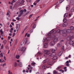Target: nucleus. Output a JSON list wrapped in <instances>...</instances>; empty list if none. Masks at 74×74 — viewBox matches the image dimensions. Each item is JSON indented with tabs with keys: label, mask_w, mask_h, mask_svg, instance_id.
I'll list each match as a JSON object with an SVG mask.
<instances>
[{
	"label": "nucleus",
	"mask_w": 74,
	"mask_h": 74,
	"mask_svg": "<svg viewBox=\"0 0 74 74\" xmlns=\"http://www.w3.org/2000/svg\"><path fill=\"white\" fill-rule=\"evenodd\" d=\"M56 51L55 49H53L51 50V51L53 53L51 54L50 53V51H49L45 50L44 53L47 55H48V57H52V56H55L56 55V53L55 52Z\"/></svg>",
	"instance_id": "f257e3e1"
},
{
	"label": "nucleus",
	"mask_w": 74,
	"mask_h": 74,
	"mask_svg": "<svg viewBox=\"0 0 74 74\" xmlns=\"http://www.w3.org/2000/svg\"><path fill=\"white\" fill-rule=\"evenodd\" d=\"M73 38H74L73 36H69L67 37L66 40L67 41H69V40H71V39H72Z\"/></svg>",
	"instance_id": "f03ea898"
},
{
	"label": "nucleus",
	"mask_w": 74,
	"mask_h": 74,
	"mask_svg": "<svg viewBox=\"0 0 74 74\" xmlns=\"http://www.w3.org/2000/svg\"><path fill=\"white\" fill-rule=\"evenodd\" d=\"M55 44V42L53 41H52L50 42L49 45L51 47H52V46L54 45Z\"/></svg>",
	"instance_id": "7ed1b4c3"
},
{
	"label": "nucleus",
	"mask_w": 74,
	"mask_h": 74,
	"mask_svg": "<svg viewBox=\"0 0 74 74\" xmlns=\"http://www.w3.org/2000/svg\"><path fill=\"white\" fill-rule=\"evenodd\" d=\"M20 49L22 51H25L26 49V48L25 47H20Z\"/></svg>",
	"instance_id": "20e7f679"
},
{
	"label": "nucleus",
	"mask_w": 74,
	"mask_h": 74,
	"mask_svg": "<svg viewBox=\"0 0 74 74\" xmlns=\"http://www.w3.org/2000/svg\"><path fill=\"white\" fill-rule=\"evenodd\" d=\"M19 27H20V25L19 24H18L17 25V27H16L17 31L18 32L19 30Z\"/></svg>",
	"instance_id": "39448f33"
},
{
	"label": "nucleus",
	"mask_w": 74,
	"mask_h": 74,
	"mask_svg": "<svg viewBox=\"0 0 74 74\" xmlns=\"http://www.w3.org/2000/svg\"><path fill=\"white\" fill-rule=\"evenodd\" d=\"M67 25V23H64L63 24L62 26L63 27H66Z\"/></svg>",
	"instance_id": "423d86ee"
},
{
	"label": "nucleus",
	"mask_w": 74,
	"mask_h": 74,
	"mask_svg": "<svg viewBox=\"0 0 74 74\" xmlns=\"http://www.w3.org/2000/svg\"><path fill=\"white\" fill-rule=\"evenodd\" d=\"M48 45L47 43H46L44 44L43 47L44 48H46L48 47Z\"/></svg>",
	"instance_id": "0eeeda50"
},
{
	"label": "nucleus",
	"mask_w": 74,
	"mask_h": 74,
	"mask_svg": "<svg viewBox=\"0 0 74 74\" xmlns=\"http://www.w3.org/2000/svg\"><path fill=\"white\" fill-rule=\"evenodd\" d=\"M73 41L71 40L69 41V43L70 45H72L73 44Z\"/></svg>",
	"instance_id": "6e6552de"
},
{
	"label": "nucleus",
	"mask_w": 74,
	"mask_h": 74,
	"mask_svg": "<svg viewBox=\"0 0 74 74\" xmlns=\"http://www.w3.org/2000/svg\"><path fill=\"white\" fill-rule=\"evenodd\" d=\"M58 41V38H55L53 40V41L54 42H57Z\"/></svg>",
	"instance_id": "1a4fd4ad"
},
{
	"label": "nucleus",
	"mask_w": 74,
	"mask_h": 74,
	"mask_svg": "<svg viewBox=\"0 0 74 74\" xmlns=\"http://www.w3.org/2000/svg\"><path fill=\"white\" fill-rule=\"evenodd\" d=\"M62 44L61 43H58V44H57V47H61V46H62Z\"/></svg>",
	"instance_id": "9d476101"
},
{
	"label": "nucleus",
	"mask_w": 74,
	"mask_h": 74,
	"mask_svg": "<svg viewBox=\"0 0 74 74\" xmlns=\"http://www.w3.org/2000/svg\"><path fill=\"white\" fill-rule=\"evenodd\" d=\"M27 42V39H25L23 41V44H26Z\"/></svg>",
	"instance_id": "9b49d317"
},
{
	"label": "nucleus",
	"mask_w": 74,
	"mask_h": 74,
	"mask_svg": "<svg viewBox=\"0 0 74 74\" xmlns=\"http://www.w3.org/2000/svg\"><path fill=\"white\" fill-rule=\"evenodd\" d=\"M66 32L68 33H70L71 32V29H69L66 30Z\"/></svg>",
	"instance_id": "f8f14e48"
},
{
	"label": "nucleus",
	"mask_w": 74,
	"mask_h": 74,
	"mask_svg": "<svg viewBox=\"0 0 74 74\" xmlns=\"http://www.w3.org/2000/svg\"><path fill=\"white\" fill-rule=\"evenodd\" d=\"M68 15V13H66L65 14L64 16V18H66L67 16Z\"/></svg>",
	"instance_id": "ddd939ff"
},
{
	"label": "nucleus",
	"mask_w": 74,
	"mask_h": 74,
	"mask_svg": "<svg viewBox=\"0 0 74 74\" xmlns=\"http://www.w3.org/2000/svg\"><path fill=\"white\" fill-rule=\"evenodd\" d=\"M24 3H25V1L24 0H22L21 2V5H23Z\"/></svg>",
	"instance_id": "4468645a"
},
{
	"label": "nucleus",
	"mask_w": 74,
	"mask_h": 74,
	"mask_svg": "<svg viewBox=\"0 0 74 74\" xmlns=\"http://www.w3.org/2000/svg\"><path fill=\"white\" fill-rule=\"evenodd\" d=\"M18 65L20 66V67H22V62H19L18 63Z\"/></svg>",
	"instance_id": "2eb2a0df"
},
{
	"label": "nucleus",
	"mask_w": 74,
	"mask_h": 74,
	"mask_svg": "<svg viewBox=\"0 0 74 74\" xmlns=\"http://www.w3.org/2000/svg\"><path fill=\"white\" fill-rule=\"evenodd\" d=\"M63 34L66 33V32H67V30L66 29H64L63 30Z\"/></svg>",
	"instance_id": "dca6fc26"
},
{
	"label": "nucleus",
	"mask_w": 74,
	"mask_h": 74,
	"mask_svg": "<svg viewBox=\"0 0 74 74\" xmlns=\"http://www.w3.org/2000/svg\"><path fill=\"white\" fill-rule=\"evenodd\" d=\"M58 58V56H54L53 58V60H56Z\"/></svg>",
	"instance_id": "f3484780"
},
{
	"label": "nucleus",
	"mask_w": 74,
	"mask_h": 74,
	"mask_svg": "<svg viewBox=\"0 0 74 74\" xmlns=\"http://www.w3.org/2000/svg\"><path fill=\"white\" fill-rule=\"evenodd\" d=\"M46 40L47 41H49L51 40L50 38L49 37L47 38H46Z\"/></svg>",
	"instance_id": "a211bd4d"
},
{
	"label": "nucleus",
	"mask_w": 74,
	"mask_h": 74,
	"mask_svg": "<svg viewBox=\"0 0 74 74\" xmlns=\"http://www.w3.org/2000/svg\"><path fill=\"white\" fill-rule=\"evenodd\" d=\"M23 10H21L20 11V14L21 15H22V14H23Z\"/></svg>",
	"instance_id": "6ab92c4d"
},
{
	"label": "nucleus",
	"mask_w": 74,
	"mask_h": 74,
	"mask_svg": "<svg viewBox=\"0 0 74 74\" xmlns=\"http://www.w3.org/2000/svg\"><path fill=\"white\" fill-rule=\"evenodd\" d=\"M62 51H60L59 53L58 54V55L59 56H60L62 55Z\"/></svg>",
	"instance_id": "aec40b11"
},
{
	"label": "nucleus",
	"mask_w": 74,
	"mask_h": 74,
	"mask_svg": "<svg viewBox=\"0 0 74 74\" xmlns=\"http://www.w3.org/2000/svg\"><path fill=\"white\" fill-rule=\"evenodd\" d=\"M66 21H67V18H64V19L63 20V22H64L65 23H66Z\"/></svg>",
	"instance_id": "412c9836"
},
{
	"label": "nucleus",
	"mask_w": 74,
	"mask_h": 74,
	"mask_svg": "<svg viewBox=\"0 0 74 74\" xmlns=\"http://www.w3.org/2000/svg\"><path fill=\"white\" fill-rule=\"evenodd\" d=\"M19 57H20L19 55H16V59H19Z\"/></svg>",
	"instance_id": "4be33fe9"
},
{
	"label": "nucleus",
	"mask_w": 74,
	"mask_h": 74,
	"mask_svg": "<svg viewBox=\"0 0 74 74\" xmlns=\"http://www.w3.org/2000/svg\"><path fill=\"white\" fill-rule=\"evenodd\" d=\"M58 73V71L56 70H54L53 71V74H57Z\"/></svg>",
	"instance_id": "5701e85b"
},
{
	"label": "nucleus",
	"mask_w": 74,
	"mask_h": 74,
	"mask_svg": "<svg viewBox=\"0 0 74 74\" xmlns=\"http://www.w3.org/2000/svg\"><path fill=\"white\" fill-rule=\"evenodd\" d=\"M17 66V63L16 62H15L14 63V67H16V66Z\"/></svg>",
	"instance_id": "b1692460"
},
{
	"label": "nucleus",
	"mask_w": 74,
	"mask_h": 74,
	"mask_svg": "<svg viewBox=\"0 0 74 74\" xmlns=\"http://www.w3.org/2000/svg\"><path fill=\"white\" fill-rule=\"evenodd\" d=\"M36 25L34 24L33 27V28H32L33 29H35V28H36Z\"/></svg>",
	"instance_id": "393cba45"
},
{
	"label": "nucleus",
	"mask_w": 74,
	"mask_h": 74,
	"mask_svg": "<svg viewBox=\"0 0 74 74\" xmlns=\"http://www.w3.org/2000/svg\"><path fill=\"white\" fill-rule=\"evenodd\" d=\"M70 29L71 30H74V27L73 26H71L70 27Z\"/></svg>",
	"instance_id": "a878e982"
},
{
	"label": "nucleus",
	"mask_w": 74,
	"mask_h": 74,
	"mask_svg": "<svg viewBox=\"0 0 74 74\" xmlns=\"http://www.w3.org/2000/svg\"><path fill=\"white\" fill-rule=\"evenodd\" d=\"M16 2V1H15L14 0H13L12 1V3H11V4H13L12 3H15Z\"/></svg>",
	"instance_id": "bb28decb"
},
{
	"label": "nucleus",
	"mask_w": 74,
	"mask_h": 74,
	"mask_svg": "<svg viewBox=\"0 0 74 74\" xmlns=\"http://www.w3.org/2000/svg\"><path fill=\"white\" fill-rule=\"evenodd\" d=\"M53 32H54V29H53L50 32V33H52Z\"/></svg>",
	"instance_id": "cd10ccee"
},
{
	"label": "nucleus",
	"mask_w": 74,
	"mask_h": 74,
	"mask_svg": "<svg viewBox=\"0 0 74 74\" xmlns=\"http://www.w3.org/2000/svg\"><path fill=\"white\" fill-rule=\"evenodd\" d=\"M63 1H64V0H60L59 1L60 3H62Z\"/></svg>",
	"instance_id": "c85d7f7f"
},
{
	"label": "nucleus",
	"mask_w": 74,
	"mask_h": 74,
	"mask_svg": "<svg viewBox=\"0 0 74 74\" xmlns=\"http://www.w3.org/2000/svg\"><path fill=\"white\" fill-rule=\"evenodd\" d=\"M46 62H47V61L46 60H44L43 62L42 63H45Z\"/></svg>",
	"instance_id": "c756f323"
},
{
	"label": "nucleus",
	"mask_w": 74,
	"mask_h": 74,
	"mask_svg": "<svg viewBox=\"0 0 74 74\" xmlns=\"http://www.w3.org/2000/svg\"><path fill=\"white\" fill-rule=\"evenodd\" d=\"M71 12H74V8H72L71 10Z\"/></svg>",
	"instance_id": "7c9ffc66"
},
{
	"label": "nucleus",
	"mask_w": 74,
	"mask_h": 74,
	"mask_svg": "<svg viewBox=\"0 0 74 74\" xmlns=\"http://www.w3.org/2000/svg\"><path fill=\"white\" fill-rule=\"evenodd\" d=\"M60 33L62 34V33H63V30H60Z\"/></svg>",
	"instance_id": "2f4dec72"
},
{
	"label": "nucleus",
	"mask_w": 74,
	"mask_h": 74,
	"mask_svg": "<svg viewBox=\"0 0 74 74\" xmlns=\"http://www.w3.org/2000/svg\"><path fill=\"white\" fill-rule=\"evenodd\" d=\"M35 64H36V63H35V62L32 63H31V64L32 65H33L34 66V65H35Z\"/></svg>",
	"instance_id": "473e14b6"
},
{
	"label": "nucleus",
	"mask_w": 74,
	"mask_h": 74,
	"mask_svg": "<svg viewBox=\"0 0 74 74\" xmlns=\"http://www.w3.org/2000/svg\"><path fill=\"white\" fill-rule=\"evenodd\" d=\"M0 32H1V34H3V31H2L1 30V29H0Z\"/></svg>",
	"instance_id": "72a5a7b5"
},
{
	"label": "nucleus",
	"mask_w": 74,
	"mask_h": 74,
	"mask_svg": "<svg viewBox=\"0 0 74 74\" xmlns=\"http://www.w3.org/2000/svg\"><path fill=\"white\" fill-rule=\"evenodd\" d=\"M42 67L43 69H45V66L43 65L42 66Z\"/></svg>",
	"instance_id": "f704fd0d"
},
{
	"label": "nucleus",
	"mask_w": 74,
	"mask_h": 74,
	"mask_svg": "<svg viewBox=\"0 0 74 74\" xmlns=\"http://www.w3.org/2000/svg\"><path fill=\"white\" fill-rule=\"evenodd\" d=\"M60 29L58 30L57 31V33H60Z\"/></svg>",
	"instance_id": "c9c22d12"
},
{
	"label": "nucleus",
	"mask_w": 74,
	"mask_h": 74,
	"mask_svg": "<svg viewBox=\"0 0 74 74\" xmlns=\"http://www.w3.org/2000/svg\"><path fill=\"white\" fill-rule=\"evenodd\" d=\"M0 56H1V57H3V53H1L0 54Z\"/></svg>",
	"instance_id": "e433bc0d"
},
{
	"label": "nucleus",
	"mask_w": 74,
	"mask_h": 74,
	"mask_svg": "<svg viewBox=\"0 0 74 74\" xmlns=\"http://www.w3.org/2000/svg\"><path fill=\"white\" fill-rule=\"evenodd\" d=\"M51 33H49L47 35L48 36H51Z\"/></svg>",
	"instance_id": "4c0bfd02"
},
{
	"label": "nucleus",
	"mask_w": 74,
	"mask_h": 74,
	"mask_svg": "<svg viewBox=\"0 0 74 74\" xmlns=\"http://www.w3.org/2000/svg\"><path fill=\"white\" fill-rule=\"evenodd\" d=\"M3 43H4V44H6L7 43V41L5 40L3 41Z\"/></svg>",
	"instance_id": "58836bf2"
},
{
	"label": "nucleus",
	"mask_w": 74,
	"mask_h": 74,
	"mask_svg": "<svg viewBox=\"0 0 74 74\" xmlns=\"http://www.w3.org/2000/svg\"><path fill=\"white\" fill-rule=\"evenodd\" d=\"M33 16V14H32L29 15V18H30Z\"/></svg>",
	"instance_id": "ea45409f"
},
{
	"label": "nucleus",
	"mask_w": 74,
	"mask_h": 74,
	"mask_svg": "<svg viewBox=\"0 0 74 74\" xmlns=\"http://www.w3.org/2000/svg\"><path fill=\"white\" fill-rule=\"evenodd\" d=\"M16 19H17V20H18V21H19V18L16 17Z\"/></svg>",
	"instance_id": "a19ab883"
},
{
	"label": "nucleus",
	"mask_w": 74,
	"mask_h": 74,
	"mask_svg": "<svg viewBox=\"0 0 74 74\" xmlns=\"http://www.w3.org/2000/svg\"><path fill=\"white\" fill-rule=\"evenodd\" d=\"M61 67H62V66H59L57 68V69H60V68H61Z\"/></svg>",
	"instance_id": "79ce46f5"
},
{
	"label": "nucleus",
	"mask_w": 74,
	"mask_h": 74,
	"mask_svg": "<svg viewBox=\"0 0 74 74\" xmlns=\"http://www.w3.org/2000/svg\"><path fill=\"white\" fill-rule=\"evenodd\" d=\"M33 32V29H31L30 30V32L31 33H32Z\"/></svg>",
	"instance_id": "37998d69"
},
{
	"label": "nucleus",
	"mask_w": 74,
	"mask_h": 74,
	"mask_svg": "<svg viewBox=\"0 0 74 74\" xmlns=\"http://www.w3.org/2000/svg\"><path fill=\"white\" fill-rule=\"evenodd\" d=\"M3 59L5 60H6V58H5V56H4L3 58Z\"/></svg>",
	"instance_id": "c03bdc74"
},
{
	"label": "nucleus",
	"mask_w": 74,
	"mask_h": 74,
	"mask_svg": "<svg viewBox=\"0 0 74 74\" xmlns=\"http://www.w3.org/2000/svg\"><path fill=\"white\" fill-rule=\"evenodd\" d=\"M66 66H68V67H69V64H66Z\"/></svg>",
	"instance_id": "a18cd8bd"
},
{
	"label": "nucleus",
	"mask_w": 74,
	"mask_h": 74,
	"mask_svg": "<svg viewBox=\"0 0 74 74\" xmlns=\"http://www.w3.org/2000/svg\"><path fill=\"white\" fill-rule=\"evenodd\" d=\"M27 11V10H26V9L24 10V12H26Z\"/></svg>",
	"instance_id": "49530a36"
},
{
	"label": "nucleus",
	"mask_w": 74,
	"mask_h": 74,
	"mask_svg": "<svg viewBox=\"0 0 74 74\" xmlns=\"http://www.w3.org/2000/svg\"><path fill=\"white\" fill-rule=\"evenodd\" d=\"M30 34H27V37H29L30 36Z\"/></svg>",
	"instance_id": "de8ad7c7"
},
{
	"label": "nucleus",
	"mask_w": 74,
	"mask_h": 74,
	"mask_svg": "<svg viewBox=\"0 0 74 74\" xmlns=\"http://www.w3.org/2000/svg\"><path fill=\"white\" fill-rule=\"evenodd\" d=\"M6 64L5 63V64H3V67H4V66H6Z\"/></svg>",
	"instance_id": "09e8293b"
},
{
	"label": "nucleus",
	"mask_w": 74,
	"mask_h": 74,
	"mask_svg": "<svg viewBox=\"0 0 74 74\" xmlns=\"http://www.w3.org/2000/svg\"><path fill=\"white\" fill-rule=\"evenodd\" d=\"M21 16H22V14H20V15H18V17H21Z\"/></svg>",
	"instance_id": "8fccbe9b"
},
{
	"label": "nucleus",
	"mask_w": 74,
	"mask_h": 74,
	"mask_svg": "<svg viewBox=\"0 0 74 74\" xmlns=\"http://www.w3.org/2000/svg\"><path fill=\"white\" fill-rule=\"evenodd\" d=\"M11 25H12L13 26H14V23L13 22H12L11 23Z\"/></svg>",
	"instance_id": "3c124183"
},
{
	"label": "nucleus",
	"mask_w": 74,
	"mask_h": 74,
	"mask_svg": "<svg viewBox=\"0 0 74 74\" xmlns=\"http://www.w3.org/2000/svg\"><path fill=\"white\" fill-rule=\"evenodd\" d=\"M8 74H10V73H11V72L10 71H8Z\"/></svg>",
	"instance_id": "603ef678"
},
{
	"label": "nucleus",
	"mask_w": 74,
	"mask_h": 74,
	"mask_svg": "<svg viewBox=\"0 0 74 74\" xmlns=\"http://www.w3.org/2000/svg\"><path fill=\"white\" fill-rule=\"evenodd\" d=\"M27 36V33L26 34H25V37H26V36Z\"/></svg>",
	"instance_id": "864d4df0"
},
{
	"label": "nucleus",
	"mask_w": 74,
	"mask_h": 74,
	"mask_svg": "<svg viewBox=\"0 0 74 74\" xmlns=\"http://www.w3.org/2000/svg\"><path fill=\"white\" fill-rule=\"evenodd\" d=\"M12 21H13L16 22V20H14V19H13L12 20Z\"/></svg>",
	"instance_id": "5fc2aeb1"
},
{
	"label": "nucleus",
	"mask_w": 74,
	"mask_h": 74,
	"mask_svg": "<svg viewBox=\"0 0 74 74\" xmlns=\"http://www.w3.org/2000/svg\"><path fill=\"white\" fill-rule=\"evenodd\" d=\"M10 27H12V25H11V24H10Z\"/></svg>",
	"instance_id": "6e6d98bb"
},
{
	"label": "nucleus",
	"mask_w": 74,
	"mask_h": 74,
	"mask_svg": "<svg viewBox=\"0 0 74 74\" xmlns=\"http://www.w3.org/2000/svg\"><path fill=\"white\" fill-rule=\"evenodd\" d=\"M29 12H27L26 13V15H27V14H29Z\"/></svg>",
	"instance_id": "4d7b16f0"
},
{
	"label": "nucleus",
	"mask_w": 74,
	"mask_h": 74,
	"mask_svg": "<svg viewBox=\"0 0 74 74\" xmlns=\"http://www.w3.org/2000/svg\"><path fill=\"white\" fill-rule=\"evenodd\" d=\"M71 14H69V17H71Z\"/></svg>",
	"instance_id": "13d9d810"
},
{
	"label": "nucleus",
	"mask_w": 74,
	"mask_h": 74,
	"mask_svg": "<svg viewBox=\"0 0 74 74\" xmlns=\"http://www.w3.org/2000/svg\"><path fill=\"white\" fill-rule=\"evenodd\" d=\"M3 45L1 46V49H3Z\"/></svg>",
	"instance_id": "bf43d9fd"
},
{
	"label": "nucleus",
	"mask_w": 74,
	"mask_h": 74,
	"mask_svg": "<svg viewBox=\"0 0 74 74\" xmlns=\"http://www.w3.org/2000/svg\"><path fill=\"white\" fill-rule=\"evenodd\" d=\"M66 10H69V7H66Z\"/></svg>",
	"instance_id": "052dcab7"
},
{
	"label": "nucleus",
	"mask_w": 74,
	"mask_h": 74,
	"mask_svg": "<svg viewBox=\"0 0 74 74\" xmlns=\"http://www.w3.org/2000/svg\"><path fill=\"white\" fill-rule=\"evenodd\" d=\"M67 69V67H64V70H65V69Z\"/></svg>",
	"instance_id": "680f3d73"
},
{
	"label": "nucleus",
	"mask_w": 74,
	"mask_h": 74,
	"mask_svg": "<svg viewBox=\"0 0 74 74\" xmlns=\"http://www.w3.org/2000/svg\"><path fill=\"white\" fill-rule=\"evenodd\" d=\"M8 39H9V40H10V39L11 38V37L10 36H9L8 37Z\"/></svg>",
	"instance_id": "e2e57ef3"
},
{
	"label": "nucleus",
	"mask_w": 74,
	"mask_h": 74,
	"mask_svg": "<svg viewBox=\"0 0 74 74\" xmlns=\"http://www.w3.org/2000/svg\"><path fill=\"white\" fill-rule=\"evenodd\" d=\"M12 6H11L10 7V9L11 10L12 9Z\"/></svg>",
	"instance_id": "0e129e2a"
},
{
	"label": "nucleus",
	"mask_w": 74,
	"mask_h": 74,
	"mask_svg": "<svg viewBox=\"0 0 74 74\" xmlns=\"http://www.w3.org/2000/svg\"><path fill=\"white\" fill-rule=\"evenodd\" d=\"M33 4H34V5H36V3H33Z\"/></svg>",
	"instance_id": "69168bd1"
},
{
	"label": "nucleus",
	"mask_w": 74,
	"mask_h": 74,
	"mask_svg": "<svg viewBox=\"0 0 74 74\" xmlns=\"http://www.w3.org/2000/svg\"><path fill=\"white\" fill-rule=\"evenodd\" d=\"M23 73H25V70H24L23 71Z\"/></svg>",
	"instance_id": "338daca9"
},
{
	"label": "nucleus",
	"mask_w": 74,
	"mask_h": 74,
	"mask_svg": "<svg viewBox=\"0 0 74 74\" xmlns=\"http://www.w3.org/2000/svg\"><path fill=\"white\" fill-rule=\"evenodd\" d=\"M66 63L67 64H69V62L68 61H67L66 62Z\"/></svg>",
	"instance_id": "774afa93"
}]
</instances>
